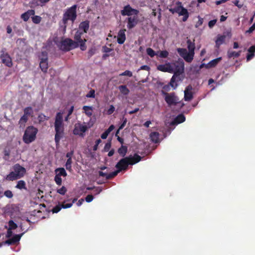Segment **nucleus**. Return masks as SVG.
Segmentation results:
<instances>
[{
    "instance_id": "1",
    "label": "nucleus",
    "mask_w": 255,
    "mask_h": 255,
    "mask_svg": "<svg viewBox=\"0 0 255 255\" xmlns=\"http://www.w3.org/2000/svg\"><path fill=\"white\" fill-rule=\"evenodd\" d=\"M144 146L143 144H138L135 142H133L130 145V150L136 152V153L132 156L130 155L128 156V165H132L140 161L141 159V157L137 154L139 153L141 155L143 154V152L140 151V149H142Z\"/></svg>"
},
{
    "instance_id": "2",
    "label": "nucleus",
    "mask_w": 255,
    "mask_h": 255,
    "mask_svg": "<svg viewBox=\"0 0 255 255\" xmlns=\"http://www.w3.org/2000/svg\"><path fill=\"white\" fill-rule=\"evenodd\" d=\"M54 127L56 131L55 140L56 143H58L64 131V124L62 113L59 112L56 114L54 122Z\"/></svg>"
},
{
    "instance_id": "3",
    "label": "nucleus",
    "mask_w": 255,
    "mask_h": 255,
    "mask_svg": "<svg viewBox=\"0 0 255 255\" xmlns=\"http://www.w3.org/2000/svg\"><path fill=\"white\" fill-rule=\"evenodd\" d=\"M116 167L118 169L117 171L110 173L100 171L99 174L101 176L105 177L107 179H111L116 176L120 171L123 170H126L128 167V157L121 159L116 164Z\"/></svg>"
},
{
    "instance_id": "4",
    "label": "nucleus",
    "mask_w": 255,
    "mask_h": 255,
    "mask_svg": "<svg viewBox=\"0 0 255 255\" xmlns=\"http://www.w3.org/2000/svg\"><path fill=\"white\" fill-rule=\"evenodd\" d=\"M176 6L173 8H169V11L172 14L177 13L180 16H183L182 20L186 21L189 17V12L187 9L184 8L182 2L178 1L176 2Z\"/></svg>"
},
{
    "instance_id": "5",
    "label": "nucleus",
    "mask_w": 255,
    "mask_h": 255,
    "mask_svg": "<svg viewBox=\"0 0 255 255\" xmlns=\"http://www.w3.org/2000/svg\"><path fill=\"white\" fill-rule=\"evenodd\" d=\"M37 131V129L34 127L30 126L27 127L23 136V141L26 144L33 142L36 138Z\"/></svg>"
},
{
    "instance_id": "6",
    "label": "nucleus",
    "mask_w": 255,
    "mask_h": 255,
    "mask_svg": "<svg viewBox=\"0 0 255 255\" xmlns=\"http://www.w3.org/2000/svg\"><path fill=\"white\" fill-rule=\"evenodd\" d=\"M76 5H74L70 8H69L66 12L64 14L62 21L64 24V30H65L66 27V23L68 20H71L73 22L75 20L76 18Z\"/></svg>"
},
{
    "instance_id": "7",
    "label": "nucleus",
    "mask_w": 255,
    "mask_h": 255,
    "mask_svg": "<svg viewBox=\"0 0 255 255\" xmlns=\"http://www.w3.org/2000/svg\"><path fill=\"white\" fill-rule=\"evenodd\" d=\"M137 10L132 9L128 5V29L134 27L138 21Z\"/></svg>"
},
{
    "instance_id": "8",
    "label": "nucleus",
    "mask_w": 255,
    "mask_h": 255,
    "mask_svg": "<svg viewBox=\"0 0 255 255\" xmlns=\"http://www.w3.org/2000/svg\"><path fill=\"white\" fill-rule=\"evenodd\" d=\"M59 46L61 50L68 51L72 49L78 47V45L72 39L67 38L61 41Z\"/></svg>"
},
{
    "instance_id": "9",
    "label": "nucleus",
    "mask_w": 255,
    "mask_h": 255,
    "mask_svg": "<svg viewBox=\"0 0 255 255\" xmlns=\"http://www.w3.org/2000/svg\"><path fill=\"white\" fill-rule=\"evenodd\" d=\"M162 94L165 96V101L168 106L176 105L178 103V99L174 93H167L162 91Z\"/></svg>"
},
{
    "instance_id": "10",
    "label": "nucleus",
    "mask_w": 255,
    "mask_h": 255,
    "mask_svg": "<svg viewBox=\"0 0 255 255\" xmlns=\"http://www.w3.org/2000/svg\"><path fill=\"white\" fill-rule=\"evenodd\" d=\"M39 57L40 68L44 73H46L48 68L47 53L45 51L42 52Z\"/></svg>"
},
{
    "instance_id": "11",
    "label": "nucleus",
    "mask_w": 255,
    "mask_h": 255,
    "mask_svg": "<svg viewBox=\"0 0 255 255\" xmlns=\"http://www.w3.org/2000/svg\"><path fill=\"white\" fill-rule=\"evenodd\" d=\"M83 34V32L81 31L78 30L75 33L74 35V42H76L78 45V46L80 47V49L84 51L86 49V46L85 45V42L87 41L86 39H82L81 38V36Z\"/></svg>"
},
{
    "instance_id": "12",
    "label": "nucleus",
    "mask_w": 255,
    "mask_h": 255,
    "mask_svg": "<svg viewBox=\"0 0 255 255\" xmlns=\"http://www.w3.org/2000/svg\"><path fill=\"white\" fill-rule=\"evenodd\" d=\"M6 49L5 48H2L0 51V58L3 64H5L8 67H11L12 66V61L9 54L6 52Z\"/></svg>"
},
{
    "instance_id": "13",
    "label": "nucleus",
    "mask_w": 255,
    "mask_h": 255,
    "mask_svg": "<svg viewBox=\"0 0 255 255\" xmlns=\"http://www.w3.org/2000/svg\"><path fill=\"white\" fill-rule=\"evenodd\" d=\"M174 67V74H176L177 76H179L180 74L183 73L184 70V63L183 61H176L172 63Z\"/></svg>"
},
{
    "instance_id": "14",
    "label": "nucleus",
    "mask_w": 255,
    "mask_h": 255,
    "mask_svg": "<svg viewBox=\"0 0 255 255\" xmlns=\"http://www.w3.org/2000/svg\"><path fill=\"white\" fill-rule=\"evenodd\" d=\"M159 71L172 73L174 72V67L172 63H167L165 64L159 65L157 67Z\"/></svg>"
},
{
    "instance_id": "15",
    "label": "nucleus",
    "mask_w": 255,
    "mask_h": 255,
    "mask_svg": "<svg viewBox=\"0 0 255 255\" xmlns=\"http://www.w3.org/2000/svg\"><path fill=\"white\" fill-rule=\"evenodd\" d=\"M13 171L19 178L23 177L26 173L25 169L18 164H15L13 166Z\"/></svg>"
},
{
    "instance_id": "16",
    "label": "nucleus",
    "mask_w": 255,
    "mask_h": 255,
    "mask_svg": "<svg viewBox=\"0 0 255 255\" xmlns=\"http://www.w3.org/2000/svg\"><path fill=\"white\" fill-rule=\"evenodd\" d=\"M87 129V127L81 125H75L73 130V133L75 135H79L81 136H84V133Z\"/></svg>"
},
{
    "instance_id": "17",
    "label": "nucleus",
    "mask_w": 255,
    "mask_h": 255,
    "mask_svg": "<svg viewBox=\"0 0 255 255\" xmlns=\"http://www.w3.org/2000/svg\"><path fill=\"white\" fill-rule=\"evenodd\" d=\"M193 88L191 85L187 86L184 91V100L185 101H190L193 98V93L192 90Z\"/></svg>"
},
{
    "instance_id": "18",
    "label": "nucleus",
    "mask_w": 255,
    "mask_h": 255,
    "mask_svg": "<svg viewBox=\"0 0 255 255\" xmlns=\"http://www.w3.org/2000/svg\"><path fill=\"white\" fill-rule=\"evenodd\" d=\"M126 29H122L119 31L118 35L117 41L119 43L123 44L126 40Z\"/></svg>"
},
{
    "instance_id": "19",
    "label": "nucleus",
    "mask_w": 255,
    "mask_h": 255,
    "mask_svg": "<svg viewBox=\"0 0 255 255\" xmlns=\"http://www.w3.org/2000/svg\"><path fill=\"white\" fill-rule=\"evenodd\" d=\"M89 27V23L87 21L81 22L79 25V30L80 31L83 30L84 33H86Z\"/></svg>"
},
{
    "instance_id": "20",
    "label": "nucleus",
    "mask_w": 255,
    "mask_h": 255,
    "mask_svg": "<svg viewBox=\"0 0 255 255\" xmlns=\"http://www.w3.org/2000/svg\"><path fill=\"white\" fill-rule=\"evenodd\" d=\"M226 36L224 35H218L217 38L215 41L216 42V47L219 48L221 45H222L225 40Z\"/></svg>"
},
{
    "instance_id": "21",
    "label": "nucleus",
    "mask_w": 255,
    "mask_h": 255,
    "mask_svg": "<svg viewBox=\"0 0 255 255\" xmlns=\"http://www.w3.org/2000/svg\"><path fill=\"white\" fill-rule=\"evenodd\" d=\"M185 121V117L183 114L178 115L172 122L173 124H179L184 122Z\"/></svg>"
},
{
    "instance_id": "22",
    "label": "nucleus",
    "mask_w": 255,
    "mask_h": 255,
    "mask_svg": "<svg viewBox=\"0 0 255 255\" xmlns=\"http://www.w3.org/2000/svg\"><path fill=\"white\" fill-rule=\"evenodd\" d=\"M177 78H179L178 76L176 75V74H174L172 76V78H171L170 81L169 82V84L171 86V87L173 89H175L178 86V84L176 82V79Z\"/></svg>"
},
{
    "instance_id": "23",
    "label": "nucleus",
    "mask_w": 255,
    "mask_h": 255,
    "mask_svg": "<svg viewBox=\"0 0 255 255\" xmlns=\"http://www.w3.org/2000/svg\"><path fill=\"white\" fill-rule=\"evenodd\" d=\"M242 52L241 50H240L238 52L236 51H231L230 50H228L227 52V56L228 58H238L240 56L241 53Z\"/></svg>"
},
{
    "instance_id": "24",
    "label": "nucleus",
    "mask_w": 255,
    "mask_h": 255,
    "mask_svg": "<svg viewBox=\"0 0 255 255\" xmlns=\"http://www.w3.org/2000/svg\"><path fill=\"white\" fill-rule=\"evenodd\" d=\"M159 134L157 132H152L150 134V138L151 140L154 143L159 142Z\"/></svg>"
},
{
    "instance_id": "25",
    "label": "nucleus",
    "mask_w": 255,
    "mask_h": 255,
    "mask_svg": "<svg viewBox=\"0 0 255 255\" xmlns=\"http://www.w3.org/2000/svg\"><path fill=\"white\" fill-rule=\"evenodd\" d=\"M194 52H188V53L186 54L185 57H184V59L188 63H190L192 61L194 56Z\"/></svg>"
},
{
    "instance_id": "26",
    "label": "nucleus",
    "mask_w": 255,
    "mask_h": 255,
    "mask_svg": "<svg viewBox=\"0 0 255 255\" xmlns=\"http://www.w3.org/2000/svg\"><path fill=\"white\" fill-rule=\"evenodd\" d=\"M19 179L18 177H17L16 174L14 173V171L9 173L6 176V179L9 181H13L16 179Z\"/></svg>"
},
{
    "instance_id": "27",
    "label": "nucleus",
    "mask_w": 255,
    "mask_h": 255,
    "mask_svg": "<svg viewBox=\"0 0 255 255\" xmlns=\"http://www.w3.org/2000/svg\"><path fill=\"white\" fill-rule=\"evenodd\" d=\"M187 44L189 51L194 52L195 49V43L192 42L190 39H188L187 41Z\"/></svg>"
},
{
    "instance_id": "28",
    "label": "nucleus",
    "mask_w": 255,
    "mask_h": 255,
    "mask_svg": "<svg viewBox=\"0 0 255 255\" xmlns=\"http://www.w3.org/2000/svg\"><path fill=\"white\" fill-rule=\"evenodd\" d=\"M15 188L22 190V189H26V183L23 180H19L17 182L16 185L15 186Z\"/></svg>"
},
{
    "instance_id": "29",
    "label": "nucleus",
    "mask_w": 255,
    "mask_h": 255,
    "mask_svg": "<svg viewBox=\"0 0 255 255\" xmlns=\"http://www.w3.org/2000/svg\"><path fill=\"white\" fill-rule=\"evenodd\" d=\"M55 172L56 173V175L59 176H66L67 175L66 172L63 168H57L55 170Z\"/></svg>"
},
{
    "instance_id": "30",
    "label": "nucleus",
    "mask_w": 255,
    "mask_h": 255,
    "mask_svg": "<svg viewBox=\"0 0 255 255\" xmlns=\"http://www.w3.org/2000/svg\"><path fill=\"white\" fill-rule=\"evenodd\" d=\"M177 51L180 56L182 57L183 59L184 57L186 56V54L188 53V51L185 48H178L177 49Z\"/></svg>"
},
{
    "instance_id": "31",
    "label": "nucleus",
    "mask_w": 255,
    "mask_h": 255,
    "mask_svg": "<svg viewBox=\"0 0 255 255\" xmlns=\"http://www.w3.org/2000/svg\"><path fill=\"white\" fill-rule=\"evenodd\" d=\"M33 114V110L31 107L25 108L24 110V115L28 117Z\"/></svg>"
},
{
    "instance_id": "32",
    "label": "nucleus",
    "mask_w": 255,
    "mask_h": 255,
    "mask_svg": "<svg viewBox=\"0 0 255 255\" xmlns=\"http://www.w3.org/2000/svg\"><path fill=\"white\" fill-rule=\"evenodd\" d=\"M222 59L221 57L216 58L209 63L210 67H215Z\"/></svg>"
},
{
    "instance_id": "33",
    "label": "nucleus",
    "mask_w": 255,
    "mask_h": 255,
    "mask_svg": "<svg viewBox=\"0 0 255 255\" xmlns=\"http://www.w3.org/2000/svg\"><path fill=\"white\" fill-rule=\"evenodd\" d=\"M127 151V148L126 146H122L121 148L118 149L119 153L122 156L126 155Z\"/></svg>"
},
{
    "instance_id": "34",
    "label": "nucleus",
    "mask_w": 255,
    "mask_h": 255,
    "mask_svg": "<svg viewBox=\"0 0 255 255\" xmlns=\"http://www.w3.org/2000/svg\"><path fill=\"white\" fill-rule=\"evenodd\" d=\"M146 53L150 57H153L156 55L155 52L151 48H147L146 49Z\"/></svg>"
},
{
    "instance_id": "35",
    "label": "nucleus",
    "mask_w": 255,
    "mask_h": 255,
    "mask_svg": "<svg viewBox=\"0 0 255 255\" xmlns=\"http://www.w3.org/2000/svg\"><path fill=\"white\" fill-rule=\"evenodd\" d=\"M83 109L85 112L86 114L88 116H91L92 115V109L90 107L84 106Z\"/></svg>"
},
{
    "instance_id": "36",
    "label": "nucleus",
    "mask_w": 255,
    "mask_h": 255,
    "mask_svg": "<svg viewBox=\"0 0 255 255\" xmlns=\"http://www.w3.org/2000/svg\"><path fill=\"white\" fill-rule=\"evenodd\" d=\"M28 120V117L23 115V116L20 118L19 123L21 126H24L25 123L27 122Z\"/></svg>"
},
{
    "instance_id": "37",
    "label": "nucleus",
    "mask_w": 255,
    "mask_h": 255,
    "mask_svg": "<svg viewBox=\"0 0 255 255\" xmlns=\"http://www.w3.org/2000/svg\"><path fill=\"white\" fill-rule=\"evenodd\" d=\"M169 53L166 50H163L160 52L159 56L161 58H165L168 56Z\"/></svg>"
},
{
    "instance_id": "38",
    "label": "nucleus",
    "mask_w": 255,
    "mask_h": 255,
    "mask_svg": "<svg viewBox=\"0 0 255 255\" xmlns=\"http://www.w3.org/2000/svg\"><path fill=\"white\" fill-rule=\"evenodd\" d=\"M8 225L9 229L13 230L17 228V225L12 220L8 222Z\"/></svg>"
},
{
    "instance_id": "39",
    "label": "nucleus",
    "mask_w": 255,
    "mask_h": 255,
    "mask_svg": "<svg viewBox=\"0 0 255 255\" xmlns=\"http://www.w3.org/2000/svg\"><path fill=\"white\" fill-rule=\"evenodd\" d=\"M23 235V233L22 234H19V235H16L15 236H14L12 238V243H15V242H18L21 236H22Z\"/></svg>"
},
{
    "instance_id": "40",
    "label": "nucleus",
    "mask_w": 255,
    "mask_h": 255,
    "mask_svg": "<svg viewBox=\"0 0 255 255\" xmlns=\"http://www.w3.org/2000/svg\"><path fill=\"white\" fill-rule=\"evenodd\" d=\"M119 89L121 93L124 94H126L127 93L128 89L126 85L120 86H119Z\"/></svg>"
},
{
    "instance_id": "41",
    "label": "nucleus",
    "mask_w": 255,
    "mask_h": 255,
    "mask_svg": "<svg viewBox=\"0 0 255 255\" xmlns=\"http://www.w3.org/2000/svg\"><path fill=\"white\" fill-rule=\"evenodd\" d=\"M38 118L40 122L47 121L49 119V117L45 116L43 114L39 115Z\"/></svg>"
},
{
    "instance_id": "42",
    "label": "nucleus",
    "mask_w": 255,
    "mask_h": 255,
    "mask_svg": "<svg viewBox=\"0 0 255 255\" xmlns=\"http://www.w3.org/2000/svg\"><path fill=\"white\" fill-rule=\"evenodd\" d=\"M32 21L36 24L40 23L41 18L39 16H34L32 17Z\"/></svg>"
},
{
    "instance_id": "43",
    "label": "nucleus",
    "mask_w": 255,
    "mask_h": 255,
    "mask_svg": "<svg viewBox=\"0 0 255 255\" xmlns=\"http://www.w3.org/2000/svg\"><path fill=\"white\" fill-rule=\"evenodd\" d=\"M72 164V159H68L65 164L66 168L67 170H71Z\"/></svg>"
},
{
    "instance_id": "44",
    "label": "nucleus",
    "mask_w": 255,
    "mask_h": 255,
    "mask_svg": "<svg viewBox=\"0 0 255 255\" xmlns=\"http://www.w3.org/2000/svg\"><path fill=\"white\" fill-rule=\"evenodd\" d=\"M62 208V205H57L53 208L52 211L53 213H57Z\"/></svg>"
},
{
    "instance_id": "45",
    "label": "nucleus",
    "mask_w": 255,
    "mask_h": 255,
    "mask_svg": "<svg viewBox=\"0 0 255 255\" xmlns=\"http://www.w3.org/2000/svg\"><path fill=\"white\" fill-rule=\"evenodd\" d=\"M55 182L59 185H61L62 184V179L60 176L56 175L54 178Z\"/></svg>"
},
{
    "instance_id": "46",
    "label": "nucleus",
    "mask_w": 255,
    "mask_h": 255,
    "mask_svg": "<svg viewBox=\"0 0 255 255\" xmlns=\"http://www.w3.org/2000/svg\"><path fill=\"white\" fill-rule=\"evenodd\" d=\"M67 191L66 188L62 186L60 189L57 190V192L61 195H64Z\"/></svg>"
},
{
    "instance_id": "47",
    "label": "nucleus",
    "mask_w": 255,
    "mask_h": 255,
    "mask_svg": "<svg viewBox=\"0 0 255 255\" xmlns=\"http://www.w3.org/2000/svg\"><path fill=\"white\" fill-rule=\"evenodd\" d=\"M198 18H199V19L195 24V27L196 28L200 26L203 24V19L202 18L200 17L199 16Z\"/></svg>"
},
{
    "instance_id": "48",
    "label": "nucleus",
    "mask_w": 255,
    "mask_h": 255,
    "mask_svg": "<svg viewBox=\"0 0 255 255\" xmlns=\"http://www.w3.org/2000/svg\"><path fill=\"white\" fill-rule=\"evenodd\" d=\"M4 195L8 198H11L13 197V194L10 190H6L4 192Z\"/></svg>"
},
{
    "instance_id": "49",
    "label": "nucleus",
    "mask_w": 255,
    "mask_h": 255,
    "mask_svg": "<svg viewBox=\"0 0 255 255\" xmlns=\"http://www.w3.org/2000/svg\"><path fill=\"white\" fill-rule=\"evenodd\" d=\"M87 97L88 98H94L95 97V90H91L90 91L88 94L86 95Z\"/></svg>"
},
{
    "instance_id": "50",
    "label": "nucleus",
    "mask_w": 255,
    "mask_h": 255,
    "mask_svg": "<svg viewBox=\"0 0 255 255\" xmlns=\"http://www.w3.org/2000/svg\"><path fill=\"white\" fill-rule=\"evenodd\" d=\"M126 123H127V120H126V119H125V120L124 121V122H123V124H122L120 126V127H119V129H118V131H117V132H116V136H118V133H119V132L120 130V129H122V128H123L125 126H126Z\"/></svg>"
},
{
    "instance_id": "51",
    "label": "nucleus",
    "mask_w": 255,
    "mask_h": 255,
    "mask_svg": "<svg viewBox=\"0 0 255 255\" xmlns=\"http://www.w3.org/2000/svg\"><path fill=\"white\" fill-rule=\"evenodd\" d=\"M255 30V23H254L250 28L246 31V33H251Z\"/></svg>"
},
{
    "instance_id": "52",
    "label": "nucleus",
    "mask_w": 255,
    "mask_h": 255,
    "mask_svg": "<svg viewBox=\"0 0 255 255\" xmlns=\"http://www.w3.org/2000/svg\"><path fill=\"white\" fill-rule=\"evenodd\" d=\"M21 17L24 20V21H26L29 18L28 14L26 12L23 13L21 15Z\"/></svg>"
},
{
    "instance_id": "53",
    "label": "nucleus",
    "mask_w": 255,
    "mask_h": 255,
    "mask_svg": "<svg viewBox=\"0 0 255 255\" xmlns=\"http://www.w3.org/2000/svg\"><path fill=\"white\" fill-rule=\"evenodd\" d=\"M216 22H217L216 19H213V20H210L208 23L209 27L210 28L213 27L215 25Z\"/></svg>"
},
{
    "instance_id": "54",
    "label": "nucleus",
    "mask_w": 255,
    "mask_h": 255,
    "mask_svg": "<svg viewBox=\"0 0 255 255\" xmlns=\"http://www.w3.org/2000/svg\"><path fill=\"white\" fill-rule=\"evenodd\" d=\"M111 147V142H107L105 144V147H104V150H105V151H109V149H110Z\"/></svg>"
},
{
    "instance_id": "55",
    "label": "nucleus",
    "mask_w": 255,
    "mask_h": 255,
    "mask_svg": "<svg viewBox=\"0 0 255 255\" xmlns=\"http://www.w3.org/2000/svg\"><path fill=\"white\" fill-rule=\"evenodd\" d=\"M101 140L100 139H98L96 140V144L93 147V150L96 151L98 149V146L99 145V144H100L101 142Z\"/></svg>"
},
{
    "instance_id": "56",
    "label": "nucleus",
    "mask_w": 255,
    "mask_h": 255,
    "mask_svg": "<svg viewBox=\"0 0 255 255\" xmlns=\"http://www.w3.org/2000/svg\"><path fill=\"white\" fill-rule=\"evenodd\" d=\"M248 51L250 53H254V54H255V45L251 46L249 48V49L248 50Z\"/></svg>"
},
{
    "instance_id": "57",
    "label": "nucleus",
    "mask_w": 255,
    "mask_h": 255,
    "mask_svg": "<svg viewBox=\"0 0 255 255\" xmlns=\"http://www.w3.org/2000/svg\"><path fill=\"white\" fill-rule=\"evenodd\" d=\"M93 196L92 195H88L85 198V200L87 202H90L93 200Z\"/></svg>"
},
{
    "instance_id": "58",
    "label": "nucleus",
    "mask_w": 255,
    "mask_h": 255,
    "mask_svg": "<svg viewBox=\"0 0 255 255\" xmlns=\"http://www.w3.org/2000/svg\"><path fill=\"white\" fill-rule=\"evenodd\" d=\"M255 56V54L254 53H250L248 52L247 55V60L249 61L251 60Z\"/></svg>"
},
{
    "instance_id": "59",
    "label": "nucleus",
    "mask_w": 255,
    "mask_h": 255,
    "mask_svg": "<svg viewBox=\"0 0 255 255\" xmlns=\"http://www.w3.org/2000/svg\"><path fill=\"white\" fill-rule=\"evenodd\" d=\"M115 111V107L111 105L109 108V109L107 111V113L109 115L112 114Z\"/></svg>"
},
{
    "instance_id": "60",
    "label": "nucleus",
    "mask_w": 255,
    "mask_h": 255,
    "mask_svg": "<svg viewBox=\"0 0 255 255\" xmlns=\"http://www.w3.org/2000/svg\"><path fill=\"white\" fill-rule=\"evenodd\" d=\"M122 14L123 15H128V5H126L124 7V9L123 10H122Z\"/></svg>"
},
{
    "instance_id": "61",
    "label": "nucleus",
    "mask_w": 255,
    "mask_h": 255,
    "mask_svg": "<svg viewBox=\"0 0 255 255\" xmlns=\"http://www.w3.org/2000/svg\"><path fill=\"white\" fill-rule=\"evenodd\" d=\"M170 87H171V86L168 84L163 86L162 89L165 91H169L170 90Z\"/></svg>"
},
{
    "instance_id": "62",
    "label": "nucleus",
    "mask_w": 255,
    "mask_h": 255,
    "mask_svg": "<svg viewBox=\"0 0 255 255\" xmlns=\"http://www.w3.org/2000/svg\"><path fill=\"white\" fill-rule=\"evenodd\" d=\"M233 3L239 8H241L243 6L242 4H239V1L238 0H236L233 1Z\"/></svg>"
},
{
    "instance_id": "63",
    "label": "nucleus",
    "mask_w": 255,
    "mask_h": 255,
    "mask_svg": "<svg viewBox=\"0 0 255 255\" xmlns=\"http://www.w3.org/2000/svg\"><path fill=\"white\" fill-rule=\"evenodd\" d=\"M26 13L28 14V16L30 17V16H33L35 14V11L34 10L30 9L26 11Z\"/></svg>"
},
{
    "instance_id": "64",
    "label": "nucleus",
    "mask_w": 255,
    "mask_h": 255,
    "mask_svg": "<svg viewBox=\"0 0 255 255\" xmlns=\"http://www.w3.org/2000/svg\"><path fill=\"white\" fill-rule=\"evenodd\" d=\"M95 50L94 49H91L89 50V51H88V57H89V58H90L93 55H94V53H95Z\"/></svg>"
}]
</instances>
